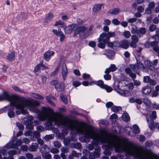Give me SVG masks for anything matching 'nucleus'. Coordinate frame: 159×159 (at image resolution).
Listing matches in <instances>:
<instances>
[{
    "label": "nucleus",
    "instance_id": "obj_26",
    "mask_svg": "<svg viewBox=\"0 0 159 159\" xmlns=\"http://www.w3.org/2000/svg\"><path fill=\"white\" fill-rule=\"evenodd\" d=\"M8 153L9 155L13 156L15 155L20 154V150L19 149L16 148L15 150H12L9 151Z\"/></svg>",
    "mask_w": 159,
    "mask_h": 159
},
{
    "label": "nucleus",
    "instance_id": "obj_15",
    "mask_svg": "<svg viewBox=\"0 0 159 159\" xmlns=\"http://www.w3.org/2000/svg\"><path fill=\"white\" fill-rule=\"evenodd\" d=\"M76 25L72 24L66 26L64 28V32L66 34H70L72 32L73 30L76 27Z\"/></svg>",
    "mask_w": 159,
    "mask_h": 159
},
{
    "label": "nucleus",
    "instance_id": "obj_12",
    "mask_svg": "<svg viewBox=\"0 0 159 159\" xmlns=\"http://www.w3.org/2000/svg\"><path fill=\"white\" fill-rule=\"evenodd\" d=\"M62 68L61 75L63 80L65 81L67 78L68 73L67 68L65 63L62 64Z\"/></svg>",
    "mask_w": 159,
    "mask_h": 159
},
{
    "label": "nucleus",
    "instance_id": "obj_52",
    "mask_svg": "<svg viewBox=\"0 0 159 159\" xmlns=\"http://www.w3.org/2000/svg\"><path fill=\"white\" fill-rule=\"evenodd\" d=\"M151 78L149 76H144L143 79V81L144 83H148L149 82Z\"/></svg>",
    "mask_w": 159,
    "mask_h": 159
},
{
    "label": "nucleus",
    "instance_id": "obj_27",
    "mask_svg": "<svg viewBox=\"0 0 159 159\" xmlns=\"http://www.w3.org/2000/svg\"><path fill=\"white\" fill-rule=\"evenodd\" d=\"M125 131L126 132L131 136L134 137L135 136V133L130 127H126L125 128Z\"/></svg>",
    "mask_w": 159,
    "mask_h": 159
},
{
    "label": "nucleus",
    "instance_id": "obj_61",
    "mask_svg": "<svg viewBox=\"0 0 159 159\" xmlns=\"http://www.w3.org/2000/svg\"><path fill=\"white\" fill-rule=\"evenodd\" d=\"M61 153H67L68 152L69 148L67 147H63L61 149Z\"/></svg>",
    "mask_w": 159,
    "mask_h": 159
},
{
    "label": "nucleus",
    "instance_id": "obj_4",
    "mask_svg": "<svg viewBox=\"0 0 159 159\" xmlns=\"http://www.w3.org/2000/svg\"><path fill=\"white\" fill-rule=\"evenodd\" d=\"M40 104L38 101L28 98L26 99V101L22 102L21 104L19 106V108H16L15 105L10 104L9 106L6 107L2 108L3 110L1 111V112L3 113L6 109H8V115L10 118L13 117L15 115L14 111L15 108L17 110L16 111L17 115H19L21 114L23 115L28 114V112L26 109H25V108H27L30 111L37 114L39 112V110L37 108V107Z\"/></svg>",
    "mask_w": 159,
    "mask_h": 159
},
{
    "label": "nucleus",
    "instance_id": "obj_63",
    "mask_svg": "<svg viewBox=\"0 0 159 159\" xmlns=\"http://www.w3.org/2000/svg\"><path fill=\"white\" fill-rule=\"evenodd\" d=\"M132 41L137 43L138 41V38L135 35H133L131 37Z\"/></svg>",
    "mask_w": 159,
    "mask_h": 159
},
{
    "label": "nucleus",
    "instance_id": "obj_29",
    "mask_svg": "<svg viewBox=\"0 0 159 159\" xmlns=\"http://www.w3.org/2000/svg\"><path fill=\"white\" fill-rule=\"evenodd\" d=\"M129 42L127 40H123L121 41L120 44V46L124 49H127L129 46Z\"/></svg>",
    "mask_w": 159,
    "mask_h": 159
},
{
    "label": "nucleus",
    "instance_id": "obj_36",
    "mask_svg": "<svg viewBox=\"0 0 159 159\" xmlns=\"http://www.w3.org/2000/svg\"><path fill=\"white\" fill-rule=\"evenodd\" d=\"M56 86V89L58 91H60L63 90L64 88V84L63 82L60 83L59 84H57Z\"/></svg>",
    "mask_w": 159,
    "mask_h": 159
},
{
    "label": "nucleus",
    "instance_id": "obj_6",
    "mask_svg": "<svg viewBox=\"0 0 159 159\" xmlns=\"http://www.w3.org/2000/svg\"><path fill=\"white\" fill-rule=\"evenodd\" d=\"M27 99L28 98L19 96H14L10 95L6 91H3L2 94H0V101L7 100L10 102V104L15 105L16 108H19V106L22 102L26 101Z\"/></svg>",
    "mask_w": 159,
    "mask_h": 159
},
{
    "label": "nucleus",
    "instance_id": "obj_39",
    "mask_svg": "<svg viewBox=\"0 0 159 159\" xmlns=\"http://www.w3.org/2000/svg\"><path fill=\"white\" fill-rule=\"evenodd\" d=\"M53 15L52 13H49L46 17L45 19L44 20L45 22H48L51 20L53 18Z\"/></svg>",
    "mask_w": 159,
    "mask_h": 159
},
{
    "label": "nucleus",
    "instance_id": "obj_5",
    "mask_svg": "<svg viewBox=\"0 0 159 159\" xmlns=\"http://www.w3.org/2000/svg\"><path fill=\"white\" fill-rule=\"evenodd\" d=\"M113 87L114 90L120 95L127 97L131 95L130 90L134 88V86L133 83H130L126 84L124 81H122L120 82L115 81Z\"/></svg>",
    "mask_w": 159,
    "mask_h": 159
},
{
    "label": "nucleus",
    "instance_id": "obj_30",
    "mask_svg": "<svg viewBox=\"0 0 159 159\" xmlns=\"http://www.w3.org/2000/svg\"><path fill=\"white\" fill-rule=\"evenodd\" d=\"M46 99L51 105L54 106H55L54 103L51 100L52 99L55 100V98L52 95H50L46 97Z\"/></svg>",
    "mask_w": 159,
    "mask_h": 159
},
{
    "label": "nucleus",
    "instance_id": "obj_55",
    "mask_svg": "<svg viewBox=\"0 0 159 159\" xmlns=\"http://www.w3.org/2000/svg\"><path fill=\"white\" fill-rule=\"evenodd\" d=\"M106 74L104 75V78L106 80H109L111 79V75L109 73H105Z\"/></svg>",
    "mask_w": 159,
    "mask_h": 159
},
{
    "label": "nucleus",
    "instance_id": "obj_25",
    "mask_svg": "<svg viewBox=\"0 0 159 159\" xmlns=\"http://www.w3.org/2000/svg\"><path fill=\"white\" fill-rule=\"evenodd\" d=\"M39 146L36 143H32L31 145L29 146L28 148L29 150L31 152L36 151L38 148Z\"/></svg>",
    "mask_w": 159,
    "mask_h": 159
},
{
    "label": "nucleus",
    "instance_id": "obj_16",
    "mask_svg": "<svg viewBox=\"0 0 159 159\" xmlns=\"http://www.w3.org/2000/svg\"><path fill=\"white\" fill-rule=\"evenodd\" d=\"M39 150L42 154L48 153L50 152V148L46 144H44L40 146Z\"/></svg>",
    "mask_w": 159,
    "mask_h": 159
},
{
    "label": "nucleus",
    "instance_id": "obj_38",
    "mask_svg": "<svg viewBox=\"0 0 159 159\" xmlns=\"http://www.w3.org/2000/svg\"><path fill=\"white\" fill-rule=\"evenodd\" d=\"M122 119L125 121H127L130 120V117L126 112H124L122 116Z\"/></svg>",
    "mask_w": 159,
    "mask_h": 159
},
{
    "label": "nucleus",
    "instance_id": "obj_31",
    "mask_svg": "<svg viewBox=\"0 0 159 159\" xmlns=\"http://www.w3.org/2000/svg\"><path fill=\"white\" fill-rule=\"evenodd\" d=\"M146 33V29L145 28L142 27L138 29L137 32L138 35L141 37L143 34H145Z\"/></svg>",
    "mask_w": 159,
    "mask_h": 159
},
{
    "label": "nucleus",
    "instance_id": "obj_46",
    "mask_svg": "<svg viewBox=\"0 0 159 159\" xmlns=\"http://www.w3.org/2000/svg\"><path fill=\"white\" fill-rule=\"evenodd\" d=\"M74 157H79L81 156V154L80 153H77L76 151L73 150L72 151L71 154Z\"/></svg>",
    "mask_w": 159,
    "mask_h": 159
},
{
    "label": "nucleus",
    "instance_id": "obj_58",
    "mask_svg": "<svg viewBox=\"0 0 159 159\" xmlns=\"http://www.w3.org/2000/svg\"><path fill=\"white\" fill-rule=\"evenodd\" d=\"M137 10L139 12L142 13L144 11V7L142 6H139L137 7Z\"/></svg>",
    "mask_w": 159,
    "mask_h": 159
},
{
    "label": "nucleus",
    "instance_id": "obj_37",
    "mask_svg": "<svg viewBox=\"0 0 159 159\" xmlns=\"http://www.w3.org/2000/svg\"><path fill=\"white\" fill-rule=\"evenodd\" d=\"M30 95L32 97L36 98L41 100H43L44 99V98L42 96L39 94L36 93H32L30 94Z\"/></svg>",
    "mask_w": 159,
    "mask_h": 159
},
{
    "label": "nucleus",
    "instance_id": "obj_18",
    "mask_svg": "<svg viewBox=\"0 0 159 159\" xmlns=\"http://www.w3.org/2000/svg\"><path fill=\"white\" fill-rule=\"evenodd\" d=\"M97 151H94L93 152H90L89 155V158L90 159H94L96 157H98L100 156V151L98 150Z\"/></svg>",
    "mask_w": 159,
    "mask_h": 159
},
{
    "label": "nucleus",
    "instance_id": "obj_50",
    "mask_svg": "<svg viewBox=\"0 0 159 159\" xmlns=\"http://www.w3.org/2000/svg\"><path fill=\"white\" fill-rule=\"evenodd\" d=\"M70 139L68 138H64V139L63 142L65 145L69 146L70 144Z\"/></svg>",
    "mask_w": 159,
    "mask_h": 159
},
{
    "label": "nucleus",
    "instance_id": "obj_47",
    "mask_svg": "<svg viewBox=\"0 0 159 159\" xmlns=\"http://www.w3.org/2000/svg\"><path fill=\"white\" fill-rule=\"evenodd\" d=\"M54 138L53 134L47 135L44 137L45 139L47 141H49L50 139H53Z\"/></svg>",
    "mask_w": 159,
    "mask_h": 159
},
{
    "label": "nucleus",
    "instance_id": "obj_48",
    "mask_svg": "<svg viewBox=\"0 0 159 159\" xmlns=\"http://www.w3.org/2000/svg\"><path fill=\"white\" fill-rule=\"evenodd\" d=\"M12 88L14 90L17 92H18L20 93H27L26 92L20 89L17 86H12Z\"/></svg>",
    "mask_w": 159,
    "mask_h": 159
},
{
    "label": "nucleus",
    "instance_id": "obj_53",
    "mask_svg": "<svg viewBox=\"0 0 159 159\" xmlns=\"http://www.w3.org/2000/svg\"><path fill=\"white\" fill-rule=\"evenodd\" d=\"M28 148L29 147H28L27 145H22L20 147L21 150L25 152L27 151L28 150Z\"/></svg>",
    "mask_w": 159,
    "mask_h": 159
},
{
    "label": "nucleus",
    "instance_id": "obj_9",
    "mask_svg": "<svg viewBox=\"0 0 159 159\" xmlns=\"http://www.w3.org/2000/svg\"><path fill=\"white\" fill-rule=\"evenodd\" d=\"M86 30V28L84 26H79L75 30L74 36L76 37L79 34L80 38L84 39L88 36V34L85 32Z\"/></svg>",
    "mask_w": 159,
    "mask_h": 159
},
{
    "label": "nucleus",
    "instance_id": "obj_10",
    "mask_svg": "<svg viewBox=\"0 0 159 159\" xmlns=\"http://www.w3.org/2000/svg\"><path fill=\"white\" fill-rule=\"evenodd\" d=\"M90 85H92L94 84H96L102 89H105L107 92H111L112 89L111 88L108 86L106 84H104L103 81L102 80H99L97 81H92L89 83Z\"/></svg>",
    "mask_w": 159,
    "mask_h": 159
},
{
    "label": "nucleus",
    "instance_id": "obj_34",
    "mask_svg": "<svg viewBox=\"0 0 159 159\" xmlns=\"http://www.w3.org/2000/svg\"><path fill=\"white\" fill-rule=\"evenodd\" d=\"M103 5L102 4H95L94 5L93 8V11L94 12H97L99 11L101 8L102 6Z\"/></svg>",
    "mask_w": 159,
    "mask_h": 159
},
{
    "label": "nucleus",
    "instance_id": "obj_60",
    "mask_svg": "<svg viewBox=\"0 0 159 159\" xmlns=\"http://www.w3.org/2000/svg\"><path fill=\"white\" fill-rule=\"evenodd\" d=\"M58 25H60L61 27L64 26V23L61 20L57 21L56 22L55 25V26H58Z\"/></svg>",
    "mask_w": 159,
    "mask_h": 159
},
{
    "label": "nucleus",
    "instance_id": "obj_11",
    "mask_svg": "<svg viewBox=\"0 0 159 159\" xmlns=\"http://www.w3.org/2000/svg\"><path fill=\"white\" fill-rule=\"evenodd\" d=\"M157 117L156 112L155 111H153L152 112V115L151 116L150 114H147L146 115V118L149 127L151 129L154 123V119H155Z\"/></svg>",
    "mask_w": 159,
    "mask_h": 159
},
{
    "label": "nucleus",
    "instance_id": "obj_49",
    "mask_svg": "<svg viewBox=\"0 0 159 159\" xmlns=\"http://www.w3.org/2000/svg\"><path fill=\"white\" fill-rule=\"evenodd\" d=\"M15 143L16 145V147L18 146L21 145L22 143V142L21 138L17 140L15 142Z\"/></svg>",
    "mask_w": 159,
    "mask_h": 159
},
{
    "label": "nucleus",
    "instance_id": "obj_33",
    "mask_svg": "<svg viewBox=\"0 0 159 159\" xmlns=\"http://www.w3.org/2000/svg\"><path fill=\"white\" fill-rule=\"evenodd\" d=\"M15 57V52L13 51L8 54L7 56V59L9 61H12L14 59Z\"/></svg>",
    "mask_w": 159,
    "mask_h": 159
},
{
    "label": "nucleus",
    "instance_id": "obj_20",
    "mask_svg": "<svg viewBox=\"0 0 159 159\" xmlns=\"http://www.w3.org/2000/svg\"><path fill=\"white\" fill-rule=\"evenodd\" d=\"M151 45L153 47L154 50L157 53L158 56L159 57V47L157 46L158 42L156 41L151 42Z\"/></svg>",
    "mask_w": 159,
    "mask_h": 159
},
{
    "label": "nucleus",
    "instance_id": "obj_7",
    "mask_svg": "<svg viewBox=\"0 0 159 159\" xmlns=\"http://www.w3.org/2000/svg\"><path fill=\"white\" fill-rule=\"evenodd\" d=\"M114 32H109L106 34L103 33L101 34L99 38L98 39V46L99 48H103L105 47L106 43H107L109 40V38L114 37L115 36Z\"/></svg>",
    "mask_w": 159,
    "mask_h": 159
},
{
    "label": "nucleus",
    "instance_id": "obj_8",
    "mask_svg": "<svg viewBox=\"0 0 159 159\" xmlns=\"http://www.w3.org/2000/svg\"><path fill=\"white\" fill-rule=\"evenodd\" d=\"M130 66L134 71L136 72L137 74H139V72L140 70L145 72H147L148 71L147 68L145 67L141 62L138 60L137 61L136 64H131Z\"/></svg>",
    "mask_w": 159,
    "mask_h": 159
},
{
    "label": "nucleus",
    "instance_id": "obj_62",
    "mask_svg": "<svg viewBox=\"0 0 159 159\" xmlns=\"http://www.w3.org/2000/svg\"><path fill=\"white\" fill-rule=\"evenodd\" d=\"M157 28V26L156 25H150L149 26V30L151 31H154Z\"/></svg>",
    "mask_w": 159,
    "mask_h": 159
},
{
    "label": "nucleus",
    "instance_id": "obj_19",
    "mask_svg": "<svg viewBox=\"0 0 159 159\" xmlns=\"http://www.w3.org/2000/svg\"><path fill=\"white\" fill-rule=\"evenodd\" d=\"M54 52L51 51H48L44 54V59L48 61L50 59L51 56L54 54Z\"/></svg>",
    "mask_w": 159,
    "mask_h": 159
},
{
    "label": "nucleus",
    "instance_id": "obj_51",
    "mask_svg": "<svg viewBox=\"0 0 159 159\" xmlns=\"http://www.w3.org/2000/svg\"><path fill=\"white\" fill-rule=\"evenodd\" d=\"M144 103L147 106H149L151 104V102L147 98H145L143 100Z\"/></svg>",
    "mask_w": 159,
    "mask_h": 159
},
{
    "label": "nucleus",
    "instance_id": "obj_54",
    "mask_svg": "<svg viewBox=\"0 0 159 159\" xmlns=\"http://www.w3.org/2000/svg\"><path fill=\"white\" fill-rule=\"evenodd\" d=\"M54 146L57 148H59L61 147V144L60 143L57 141L53 142Z\"/></svg>",
    "mask_w": 159,
    "mask_h": 159
},
{
    "label": "nucleus",
    "instance_id": "obj_23",
    "mask_svg": "<svg viewBox=\"0 0 159 159\" xmlns=\"http://www.w3.org/2000/svg\"><path fill=\"white\" fill-rule=\"evenodd\" d=\"M155 4L154 2H150L149 3L148 7L145 9V12L147 14L151 13L152 10L155 7Z\"/></svg>",
    "mask_w": 159,
    "mask_h": 159
},
{
    "label": "nucleus",
    "instance_id": "obj_2",
    "mask_svg": "<svg viewBox=\"0 0 159 159\" xmlns=\"http://www.w3.org/2000/svg\"><path fill=\"white\" fill-rule=\"evenodd\" d=\"M37 118L40 121H44L47 119L45 123V128L46 130H52L54 133L57 134L59 130L57 128L53 127V123L59 127L65 126L73 130L76 129L79 131L78 127L80 125L73 122L67 116H64L58 112H54L53 110L48 107H43L41 110L37 113Z\"/></svg>",
    "mask_w": 159,
    "mask_h": 159
},
{
    "label": "nucleus",
    "instance_id": "obj_1",
    "mask_svg": "<svg viewBox=\"0 0 159 159\" xmlns=\"http://www.w3.org/2000/svg\"><path fill=\"white\" fill-rule=\"evenodd\" d=\"M102 139L104 141L101 143L106 144L103 145L102 148L105 150L104 153L107 156H110L111 151L114 148L116 152H124L126 157H130L132 156L134 159H137L138 155L141 150L142 146L137 148L128 146L126 145L129 143L127 138L111 134L106 131L104 133Z\"/></svg>",
    "mask_w": 159,
    "mask_h": 159
},
{
    "label": "nucleus",
    "instance_id": "obj_13",
    "mask_svg": "<svg viewBox=\"0 0 159 159\" xmlns=\"http://www.w3.org/2000/svg\"><path fill=\"white\" fill-rule=\"evenodd\" d=\"M16 148V145L15 143V141L14 139H12V141L7 143L3 147V150L6 151L7 150L10 148Z\"/></svg>",
    "mask_w": 159,
    "mask_h": 159
},
{
    "label": "nucleus",
    "instance_id": "obj_57",
    "mask_svg": "<svg viewBox=\"0 0 159 159\" xmlns=\"http://www.w3.org/2000/svg\"><path fill=\"white\" fill-rule=\"evenodd\" d=\"M124 36L125 37L127 38H128L131 36V34L130 32L128 31H125L124 32Z\"/></svg>",
    "mask_w": 159,
    "mask_h": 159
},
{
    "label": "nucleus",
    "instance_id": "obj_3",
    "mask_svg": "<svg viewBox=\"0 0 159 159\" xmlns=\"http://www.w3.org/2000/svg\"><path fill=\"white\" fill-rule=\"evenodd\" d=\"M79 131H77L80 135H84L83 137L79 138L80 141L83 143H88L90 141V139H92L93 140L91 143L88 144L87 148L90 151L92 150L94 148V146H97L99 142H103L104 141L102 138L104 133L105 130H101L99 133L97 132L92 128H87L84 125H80L78 127Z\"/></svg>",
    "mask_w": 159,
    "mask_h": 159
},
{
    "label": "nucleus",
    "instance_id": "obj_22",
    "mask_svg": "<svg viewBox=\"0 0 159 159\" xmlns=\"http://www.w3.org/2000/svg\"><path fill=\"white\" fill-rule=\"evenodd\" d=\"M144 64L150 70H153L155 69V67L151 61L146 60L145 61Z\"/></svg>",
    "mask_w": 159,
    "mask_h": 159
},
{
    "label": "nucleus",
    "instance_id": "obj_59",
    "mask_svg": "<svg viewBox=\"0 0 159 159\" xmlns=\"http://www.w3.org/2000/svg\"><path fill=\"white\" fill-rule=\"evenodd\" d=\"M48 67L44 66L43 64V61L41 62L40 63V70H44L45 69H48Z\"/></svg>",
    "mask_w": 159,
    "mask_h": 159
},
{
    "label": "nucleus",
    "instance_id": "obj_24",
    "mask_svg": "<svg viewBox=\"0 0 159 159\" xmlns=\"http://www.w3.org/2000/svg\"><path fill=\"white\" fill-rule=\"evenodd\" d=\"M106 51V52L105 53V55L107 58L110 59L112 60L115 55V52L111 50H107Z\"/></svg>",
    "mask_w": 159,
    "mask_h": 159
},
{
    "label": "nucleus",
    "instance_id": "obj_28",
    "mask_svg": "<svg viewBox=\"0 0 159 159\" xmlns=\"http://www.w3.org/2000/svg\"><path fill=\"white\" fill-rule=\"evenodd\" d=\"M39 136L40 134L38 132L36 131L32 132L30 139L32 141H34L36 139H38Z\"/></svg>",
    "mask_w": 159,
    "mask_h": 159
},
{
    "label": "nucleus",
    "instance_id": "obj_41",
    "mask_svg": "<svg viewBox=\"0 0 159 159\" xmlns=\"http://www.w3.org/2000/svg\"><path fill=\"white\" fill-rule=\"evenodd\" d=\"M53 34L56 36H59L62 34L63 32H62L60 29H59L58 30L56 29H53L52 31Z\"/></svg>",
    "mask_w": 159,
    "mask_h": 159
},
{
    "label": "nucleus",
    "instance_id": "obj_64",
    "mask_svg": "<svg viewBox=\"0 0 159 159\" xmlns=\"http://www.w3.org/2000/svg\"><path fill=\"white\" fill-rule=\"evenodd\" d=\"M153 108L154 110L159 109V104L156 103H154L152 105Z\"/></svg>",
    "mask_w": 159,
    "mask_h": 159
},
{
    "label": "nucleus",
    "instance_id": "obj_43",
    "mask_svg": "<svg viewBox=\"0 0 159 159\" xmlns=\"http://www.w3.org/2000/svg\"><path fill=\"white\" fill-rule=\"evenodd\" d=\"M109 11L110 13L113 15H117L119 13V10L118 8H116L114 9L110 10Z\"/></svg>",
    "mask_w": 159,
    "mask_h": 159
},
{
    "label": "nucleus",
    "instance_id": "obj_44",
    "mask_svg": "<svg viewBox=\"0 0 159 159\" xmlns=\"http://www.w3.org/2000/svg\"><path fill=\"white\" fill-rule=\"evenodd\" d=\"M138 31V29L135 25H132L131 32L133 34H137Z\"/></svg>",
    "mask_w": 159,
    "mask_h": 159
},
{
    "label": "nucleus",
    "instance_id": "obj_56",
    "mask_svg": "<svg viewBox=\"0 0 159 159\" xmlns=\"http://www.w3.org/2000/svg\"><path fill=\"white\" fill-rule=\"evenodd\" d=\"M50 152L53 154L57 153L59 152V150L57 148H53L51 149H50Z\"/></svg>",
    "mask_w": 159,
    "mask_h": 159
},
{
    "label": "nucleus",
    "instance_id": "obj_17",
    "mask_svg": "<svg viewBox=\"0 0 159 159\" xmlns=\"http://www.w3.org/2000/svg\"><path fill=\"white\" fill-rule=\"evenodd\" d=\"M152 91V88L149 86H144L142 89V92L143 94L145 95H148L150 94Z\"/></svg>",
    "mask_w": 159,
    "mask_h": 159
},
{
    "label": "nucleus",
    "instance_id": "obj_45",
    "mask_svg": "<svg viewBox=\"0 0 159 159\" xmlns=\"http://www.w3.org/2000/svg\"><path fill=\"white\" fill-rule=\"evenodd\" d=\"M47 153H45L42 154L43 158L44 159H50L52 157L51 154Z\"/></svg>",
    "mask_w": 159,
    "mask_h": 159
},
{
    "label": "nucleus",
    "instance_id": "obj_14",
    "mask_svg": "<svg viewBox=\"0 0 159 159\" xmlns=\"http://www.w3.org/2000/svg\"><path fill=\"white\" fill-rule=\"evenodd\" d=\"M61 127L66 128V129H62V133L65 135H66V134L68 133V129H70L71 131L70 133L71 134H73V135H76L77 134H79V133H78V132H77L76 129H74L73 130H71L70 129L68 128H67L65 126H63Z\"/></svg>",
    "mask_w": 159,
    "mask_h": 159
},
{
    "label": "nucleus",
    "instance_id": "obj_35",
    "mask_svg": "<svg viewBox=\"0 0 159 159\" xmlns=\"http://www.w3.org/2000/svg\"><path fill=\"white\" fill-rule=\"evenodd\" d=\"M111 110L114 112L118 113L122 112V108L120 107L114 106L111 108Z\"/></svg>",
    "mask_w": 159,
    "mask_h": 159
},
{
    "label": "nucleus",
    "instance_id": "obj_40",
    "mask_svg": "<svg viewBox=\"0 0 159 159\" xmlns=\"http://www.w3.org/2000/svg\"><path fill=\"white\" fill-rule=\"evenodd\" d=\"M133 131L135 133V135L136 134H138L139 133L140 130L139 127L137 125H134L133 126Z\"/></svg>",
    "mask_w": 159,
    "mask_h": 159
},
{
    "label": "nucleus",
    "instance_id": "obj_32",
    "mask_svg": "<svg viewBox=\"0 0 159 159\" xmlns=\"http://www.w3.org/2000/svg\"><path fill=\"white\" fill-rule=\"evenodd\" d=\"M69 146L71 148H75L77 149H80L81 148V145L79 143H71Z\"/></svg>",
    "mask_w": 159,
    "mask_h": 159
},
{
    "label": "nucleus",
    "instance_id": "obj_21",
    "mask_svg": "<svg viewBox=\"0 0 159 159\" xmlns=\"http://www.w3.org/2000/svg\"><path fill=\"white\" fill-rule=\"evenodd\" d=\"M117 67L115 64H111L109 68L105 70V72L110 73L111 72H113L117 70Z\"/></svg>",
    "mask_w": 159,
    "mask_h": 159
},
{
    "label": "nucleus",
    "instance_id": "obj_42",
    "mask_svg": "<svg viewBox=\"0 0 159 159\" xmlns=\"http://www.w3.org/2000/svg\"><path fill=\"white\" fill-rule=\"evenodd\" d=\"M33 122L27 123V122H25V124L26 125V127L28 129H29L32 130L34 128V126L32 125Z\"/></svg>",
    "mask_w": 159,
    "mask_h": 159
}]
</instances>
